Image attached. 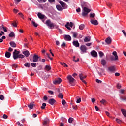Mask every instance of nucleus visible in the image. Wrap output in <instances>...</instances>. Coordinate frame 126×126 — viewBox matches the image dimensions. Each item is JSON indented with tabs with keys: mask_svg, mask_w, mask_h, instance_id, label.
I'll return each instance as SVG.
<instances>
[{
	"mask_svg": "<svg viewBox=\"0 0 126 126\" xmlns=\"http://www.w3.org/2000/svg\"><path fill=\"white\" fill-rule=\"evenodd\" d=\"M86 3L83 2L81 4V6L83 8V11L82 13V15L84 17L85 16H87L88 15V13L91 11V10L90 9H88L87 7H85L86 6Z\"/></svg>",
	"mask_w": 126,
	"mask_h": 126,
	"instance_id": "obj_1",
	"label": "nucleus"
},
{
	"mask_svg": "<svg viewBox=\"0 0 126 126\" xmlns=\"http://www.w3.org/2000/svg\"><path fill=\"white\" fill-rule=\"evenodd\" d=\"M20 52L19 51H17L16 49L14 50L13 53V58L14 60H17V59H23L25 56L22 54H19Z\"/></svg>",
	"mask_w": 126,
	"mask_h": 126,
	"instance_id": "obj_2",
	"label": "nucleus"
},
{
	"mask_svg": "<svg viewBox=\"0 0 126 126\" xmlns=\"http://www.w3.org/2000/svg\"><path fill=\"white\" fill-rule=\"evenodd\" d=\"M45 24H46L47 26H49L51 29L52 28H55V27H57V25H56L55 23H52L50 19L47 20L46 21Z\"/></svg>",
	"mask_w": 126,
	"mask_h": 126,
	"instance_id": "obj_3",
	"label": "nucleus"
},
{
	"mask_svg": "<svg viewBox=\"0 0 126 126\" xmlns=\"http://www.w3.org/2000/svg\"><path fill=\"white\" fill-rule=\"evenodd\" d=\"M112 55H113V56H110L111 61H119V57H118L117 52L114 51L112 53Z\"/></svg>",
	"mask_w": 126,
	"mask_h": 126,
	"instance_id": "obj_4",
	"label": "nucleus"
},
{
	"mask_svg": "<svg viewBox=\"0 0 126 126\" xmlns=\"http://www.w3.org/2000/svg\"><path fill=\"white\" fill-rule=\"evenodd\" d=\"M68 81H69V84L71 86H73V85L72 84V83H73V82L75 81V79H74V78H73L72 77V76L71 75H68L67 77Z\"/></svg>",
	"mask_w": 126,
	"mask_h": 126,
	"instance_id": "obj_5",
	"label": "nucleus"
},
{
	"mask_svg": "<svg viewBox=\"0 0 126 126\" xmlns=\"http://www.w3.org/2000/svg\"><path fill=\"white\" fill-rule=\"evenodd\" d=\"M30 60L31 62L36 63L39 61V56L36 54H34L33 56V60H32V59H30Z\"/></svg>",
	"mask_w": 126,
	"mask_h": 126,
	"instance_id": "obj_6",
	"label": "nucleus"
},
{
	"mask_svg": "<svg viewBox=\"0 0 126 126\" xmlns=\"http://www.w3.org/2000/svg\"><path fill=\"white\" fill-rule=\"evenodd\" d=\"M65 26L68 30H71V28H72L73 26V23L71 22H70V23L69 22H67L66 25H65ZM68 26H70V27ZM70 27L71 28H70Z\"/></svg>",
	"mask_w": 126,
	"mask_h": 126,
	"instance_id": "obj_7",
	"label": "nucleus"
},
{
	"mask_svg": "<svg viewBox=\"0 0 126 126\" xmlns=\"http://www.w3.org/2000/svg\"><path fill=\"white\" fill-rule=\"evenodd\" d=\"M56 102H57V101H56V99L54 98H51L48 100L49 104H50L52 106L55 105V104H56Z\"/></svg>",
	"mask_w": 126,
	"mask_h": 126,
	"instance_id": "obj_8",
	"label": "nucleus"
},
{
	"mask_svg": "<svg viewBox=\"0 0 126 126\" xmlns=\"http://www.w3.org/2000/svg\"><path fill=\"white\" fill-rule=\"evenodd\" d=\"M80 50L83 53H86L87 51V47L85 45H81L80 47Z\"/></svg>",
	"mask_w": 126,
	"mask_h": 126,
	"instance_id": "obj_9",
	"label": "nucleus"
},
{
	"mask_svg": "<svg viewBox=\"0 0 126 126\" xmlns=\"http://www.w3.org/2000/svg\"><path fill=\"white\" fill-rule=\"evenodd\" d=\"M59 3L62 6L63 8V9H66V8H67V5H66V4L65 3H64L62 1H60L59 2Z\"/></svg>",
	"mask_w": 126,
	"mask_h": 126,
	"instance_id": "obj_10",
	"label": "nucleus"
},
{
	"mask_svg": "<svg viewBox=\"0 0 126 126\" xmlns=\"http://www.w3.org/2000/svg\"><path fill=\"white\" fill-rule=\"evenodd\" d=\"M63 80L60 78H58L56 79L54 81H53L54 84H60L61 82H62Z\"/></svg>",
	"mask_w": 126,
	"mask_h": 126,
	"instance_id": "obj_11",
	"label": "nucleus"
},
{
	"mask_svg": "<svg viewBox=\"0 0 126 126\" xmlns=\"http://www.w3.org/2000/svg\"><path fill=\"white\" fill-rule=\"evenodd\" d=\"M91 55L92 56V57H94V58H96V57L98 56V53H97V52H96L95 50H93L91 52Z\"/></svg>",
	"mask_w": 126,
	"mask_h": 126,
	"instance_id": "obj_12",
	"label": "nucleus"
},
{
	"mask_svg": "<svg viewBox=\"0 0 126 126\" xmlns=\"http://www.w3.org/2000/svg\"><path fill=\"white\" fill-rule=\"evenodd\" d=\"M105 43H106L107 45H110V44L112 43V39H111V37H107L105 39Z\"/></svg>",
	"mask_w": 126,
	"mask_h": 126,
	"instance_id": "obj_13",
	"label": "nucleus"
},
{
	"mask_svg": "<svg viewBox=\"0 0 126 126\" xmlns=\"http://www.w3.org/2000/svg\"><path fill=\"white\" fill-rule=\"evenodd\" d=\"M64 40H65V41H71V36L69 35H65Z\"/></svg>",
	"mask_w": 126,
	"mask_h": 126,
	"instance_id": "obj_14",
	"label": "nucleus"
},
{
	"mask_svg": "<svg viewBox=\"0 0 126 126\" xmlns=\"http://www.w3.org/2000/svg\"><path fill=\"white\" fill-rule=\"evenodd\" d=\"M91 23L92 24H93L94 25H98L99 24V23H98V21L96 20H91Z\"/></svg>",
	"mask_w": 126,
	"mask_h": 126,
	"instance_id": "obj_15",
	"label": "nucleus"
},
{
	"mask_svg": "<svg viewBox=\"0 0 126 126\" xmlns=\"http://www.w3.org/2000/svg\"><path fill=\"white\" fill-rule=\"evenodd\" d=\"M34 106L35 104L33 103H30L28 105V107L29 108L30 110H32V109H33Z\"/></svg>",
	"mask_w": 126,
	"mask_h": 126,
	"instance_id": "obj_16",
	"label": "nucleus"
},
{
	"mask_svg": "<svg viewBox=\"0 0 126 126\" xmlns=\"http://www.w3.org/2000/svg\"><path fill=\"white\" fill-rule=\"evenodd\" d=\"M37 16L40 18V19H44V18H45V15L40 12L38 13Z\"/></svg>",
	"mask_w": 126,
	"mask_h": 126,
	"instance_id": "obj_17",
	"label": "nucleus"
},
{
	"mask_svg": "<svg viewBox=\"0 0 126 126\" xmlns=\"http://www.w3.org/2000/svg\"><path fill=\"white\" fill-rule=\"evenodd\" d=\"M108 70L110 72H115V66H112L108 67Z\"/></svg>",
	"mask_w": 126,
	"mask_h": 126,
	"instance_id": "obj_18",
	"label": "nucleus"
},
{
	"mask_svg": "<svg viewBox=\"0 0 126 126\" xmlns=\"http://www.w3.org/2000/svg\"><path fill=\"white\" fill-rule=\"evenodd\" d=\"M9 44L12 48H16V43L14 41H10Z\"/></svg>",
	"mask_w": 126,
	"mask_h": 126,
	"instance_id": "obj_19",
	"label": "nucleus"
},
{
	"mask_svg": "<svg viewBox=\"0 0 126 126\" xmlns=\"http://www.w3.org/2000/svg\"><path fill=\"white\" fill-rule=\"evenodd\" d=\"M73 46H75L76 48H78L79 47V43H78V41H75L74 40L73 42Z\"/></svg>",
	"mask_w": 126,
	"mask_h": 126,
	"instance_id": "obj_20",
	"label": "nucleus"
},
{
	"mask_svg": "<svg viewBox=\"0 0 126 126\" xmlns=\"http://www.w3.org/2000/svg\"><path fill=\"white\" fill-rule=\"evenodd\" d=\"M100 63L103 66H105V65H106V63H107V62L105 60V59H102Z\"/></svg>",
	"mask_w": 126,
	"mask_h": 126,
	"instance_id": "obj_21",
	"label": "nucleus"
},
{
	"mask_svg": "<svg viewBox=\"0 0 126 126\" xmlns=\"http://www.w3.org/2000/svg\"><path fill=\"white\" fill-rule=\"evenodd\" d=\"M91 40V38L89 36H87L84 39V42H90V40Z\"/></svg>",
	"mask_w": 126,
	"mask_h": 126,
	"instance_id": "obj_22",
	"label": "nucleus"
},
{
	"mask_svg": "<svg viewBox=\"0 0 126 126\" xmlns=\"http://www.w3.org/2000/svg\"><path fill=\"white\" fill-rule=\"evenodd\" d=\"M49 122H50V120H49V119L46 118L43 122V125H44V126H46V125H48V124H49Z\"/></svg>",
	"mask_w": 126,
	"mask_h": 126,
	"instance_id": "obj_23",
	"label": "nucleus"
},
{
	"mask_svg": "<svg viewBox=\"0 0 126 126\" xmlns=\"http://www.w3.org/2000/svg\"><path fill=\"white\" fill-rule=\"evenodd\" d=\"M26 57H29V55H30V53H29V51L28 50L24 51L23 53Z\"/></svg>",
	"mask_w": 126,
	"mask_h": 126,
	"instance_id": "obj_24",
	"label": "nucleus"
},
{
	"mask_svg": "<svg viewBox=\"0 0 126 126\" xmlns=\"http://www.w3.org/2000/svg\"><path fill=\"white\" fill-rule=\"evenodd\" d=\"M44 69L45 70H47V71H49L51 70V69H52V68L51 67V66L47 65H46Z\"/></svg>",
	"mask_w": 126,
	"mask_h": 126,
	"instance_id": "obj_25",
	"label": "nucleus"
},
{
	"mask_svg": "<svg viewBox=\"0 0 126 126\" xmlns=\"http://www.w3.org/2000/svg\"><path fill=\"white\" fill-rule=\"evenodd\" d=\"M11 56V53H10V52H6L5 54V57H6V58H10Z\"/></svg>",
	"mask_w": 126,
	"mask_h": 126,
	"instance_id": "obj_26",
	"label": "nucleus"
},
{
	"mask_svg": "<svg viewBox=\"0 0 126 126\" xmlns=\"http://www.w3.org/2000/svg\"><path fill=\"white\" fill-rule=\"evenodd\" d=\"M100 72H98V74L100 76H102L103 75L102 73H104V72H105V70H104V69H100Z\"/></svg>",
	"mask_w": 126,
	"mask_h": 126,
	"instance_id": "obj_27",
	"label": "nucleus"
},
{
	"mask_svg": "<svg viewBox=\"0 0 126 126\" xmlns=\"http://www.w3.org/2000/svg\"><path fill=\"white\" fill-rule=\"evenodd\" d=\"M57 9L59 10V11H62L63 10V8L60 5H56Z\"/></svg>",
	"mask_w": 126,
	"mask_h": 126,
	"instance_id": "obj_28",
	"label": "nucleus"
},
{
	"mask_svg": "<svg viewBox=\"0 0 126 126\" xmlns=\"http://www.w3.org/2000/svg\"><path fill=\"white\" fill-rule=\"evenodd\" d=\"M58 97L60 98V99H63V95L62 93H59L58 95Z\"/></svg>",
	"mask_w": 126,
	"mask_h": 126,
	"instance_id": "obj_29",
	"label": "nucleus"
},
{
	"mask_svg": "<svg viewBox=\"0 0 126 126\" xmlns=\"http://www.w3.org/2000/svg\"><path fill=\"white\" fill-rule=\"evenodd\" d=\"M80 77H81V81H82V82H83V83H85V84H86V81L83 79H84L85 78V77H81V75H80Z\"/></svg>",
	"mask_w": 126,
	"mask_h": 126,
	"instance_id": "obj_30",
	"label": "nucleus"
},
{
	"mask_svg": "<svg viewBox=\"0 0 126 126\" xmlns=\"http://www.w3.org/2000/svg\"><path fill=\"white\" fill-rule=\"evenodd\" d=\"M120 100L123 102H126V96H121L120 97Z\"/></svg>",
	"mask_w": 126,
	"mask_h": 126,
	"instance_id": "obj_31",
	"label": "nucleus"
},
{
	"mask_svg": "<svg viewBox=\"0 0 126 126\" xmlns=\"http://www.w3.org/2000/svg\"><path fill=\"white\" fill-rule=\"evenodd\" d=\"M30 65H31V64L30 63H28V62H27L25 64H24V66H25L26 67H30Z\"/></svg>",
	"mask_w": 126,
	"mask_h": 126,
	"instance_id": "obj_32",
	"label": "nucleus"
},
{
	"mask_svg": "<svg viewBox=\"0 0 126 126\" xmlns=\"http://www.w3.org/2000/svg\"><path fill=\"white\" fill-rule=\"evenodd\" d=\"M85 26H84V24H81L79 26V29L80 30H83V29H84V27H85Z\"/></svg>",
	"mask_w": 126,
	"mask_h": 126,
	"instance_id": "obj_33",
	"label": "nucleus"
},
{
	"mask_svg": "<svg viewBox=\"0 0 126 126\" xmlns=\"http://www.w3.org/2000/svg\"><path fill=\"white\" fill-rule=\"evenodd\" d=\"M32 23L33 24V26H34V27H38V24H37L34 21H32Z\"/></svg>",
	"mask_w": 126,
	"mask_h": 126,
	"instance_id": "obj_34",
	"label": "nucleus"
},
{
	"mask_svg": "<svg viewBox=\"0 0 126 126\" xmlns=\"http://www.w3.org/2000/svg\"><path fill=\"white\" fill-rule=\"evenodd\" d=\"M98 54H99V57H100V58H102V57H104V53H103V52L99 51Z\"/></svg>",
	"mask_w": 126,
	"mask_h": 126,
	"instance_id": "obj_35",
	"label": "nucleus"
},
{
	"mask_svg": "<svg viewBox=\"0 0 126 126\" xmlns=\"http://www.w3.org/2000/svg\"><path fill=\"white\" fill-rule=\"evenodd\" d=\"M47 104H46V103H43L42 106H41V109H42V110H44Z\"/></svg>",
	"mask_w": 126,
	"mask_h": 126,
	"instance_id": "obj_36",
	"label": "nucleus"
},
{
	"mask_svg": "<svg viewBox=\"0 0 126 126\" xmlns=\"http://www.w3.org/2000/svg\"><path fill=\"white\" fill-rule=\"evenodd\" d=\"M15 36V34H14V32H11L9 34V37H14Z\"/></svg>",
	"mask_w": 126,
	"mask_h": 126,
	"instance_id": "obj_37",
	"label": "nucleus"
},
{
	"mask_svg": "<svg viewBox=\"0 0 126 126\" xmlns=\"http://www.w3.org/2000/svg\"><path fill=\"white\" fill-rule=\"evenodd\" d=\"M72 122H73V118H69L68 119V123H69L70 124H72Z\"/></svg>",
	"mask_w": 126,
	"mask_h": 126,
	"instance_id": "obj_38",
	"label": "nucleus"
},
{
	"mask_svg": "<svg viewBox=\"0 0 126 126\" xmlns=\"http://www.w3.org/2000/svg\"><path fill=\"white\" fill-rule=\"evenodd\" d=\"M2 28L3 29L4 32H7V30L6 27H4L3 25H2Z\"/></svg>",
	"mask_w": 126,
	"mask_h": 126,
	"instance_id": "obj_39",
	"label": "nucleus"
},
{
	"mask_svg": "<svg viewBox=\"0 0 126 126\" xmlns=\"http://www.w3.org/2000/svg\"><path fill=\"white\" fill-rule=\"evenodd\" d=\"M81 75V77H80ZM79 77L80 78V79L81 80V77H85V78H86V76H83V74L82 73H80L79 75Z\"/></svg>",
	"mask_w": 126,
	"mask_h": 126,
	"instance_id": "obj_40",
	"label": "nucleus"
},
{
	"mask_svg": "<svg viewBox=\"0 0 126 126\" xmlns=\"http://www.w3.org/2000/svg\"><path fill=\"white\" fill-rule=\"evenodd\" d=\"M61 63V64H62V65L64 66V67H67V66H68L67 65V64H66V63Z\"/></svg>",
	"mask_w": 126,
	"mask_h": 126,
	"instance_id": "obj_41",
	"label": "nucleus"
},
{
	"mask_svg": "<svg viewBox=\"0 0 126 126\" xmlns=\"http://www.w3.org/2000/svg\"><path fill=\"white\" fill-rule=\"evenodd\" d=\"M62 104L63 106H64V105H65V104H66V102L65 101V100L64 99H63L62 101Z\"/></svg>",
	"mask_w": 126,
	"mask_h": 126,
	"instance_id": "obj_42",
	"label": "nucleus"
},
{
	"mask_svg": "<svg viewBox=\"0 0 126 126\" xmlns=\"http://www.w3.org/2000/svg\"><path fill=\"white\" fill-rule=\"evenodd\" d=\"M18 14L23 19H24V15H23V14H22V13H19Z\"/></svg>",
	"mask_w": 126,
	"mask_h": 126,
	"instance_id": "obj_43",
	"label": "nucleus"
},
{
	"mask_svg": "<svg viewBox=\"0 0 126 126\" xmlns=\"http://www.w3.org/2000/svg\"><path fill=\"white\" fill-rule=\"evenodd\" d=\"M31 65L32 67H36V66H37V64L36 63H32Z\"/></svg>",
	"mask_w": 126,
	"mask_h": 126,
	"instance_id": "obj_44",
	"label": "nucleus"
},
{
	"mask_svg": "<svg viewBox=\"0 0 126 126\" xmlns=\"http://www.w3.org/2000/svg\"><path fill=\"white\" fill-rule=\"evenodd\" d=\"M80 102H81V98L79 97L77 99L76 103H77L78 104H79Z\"/></svg>",
	"mask_w": 126,
	"mask_h": 126,
	"instance_id": "obj_45",
	"label": "nucleus"
},
{
	"mask_svg": "<svg viewBox=\"0 0 126 126\" xmlns=\"http://www.w3.org/2000/svg\"><path fill=\"white\" fill-rule=\"evenodd\" d=\"M12 25H13V26H14V27H17V23H16V22H14V23H13L12 24Z\"/></svg>",
	"mask_w": 126,
	"mask_h": 126,
	"instance_id": "obj_46",
	"label": "nucleus"
},
{
	"mask_svg": "<svg viewBox=\"0 0 126 126\" xmlns=\"http://www.w3.org/2000/svg\"><path fill=\"white\" fill-rule=\"evenodd\" d=\"M95 13H93V14H90V17H92V18L95 17Z\"/></svg>",
	"mask_w": 126,
	"mask_h": 126,
	"instance_id": "obj_47",
	"label": "nucleus"
},
{
	"mask_svg": "<svg viewBox=\"0 0 126 126\" xmlns=\"http://www.w3.org/2000/svg\"><path fill=\"white\" fill-rule=\"evenodd\" d=\"M116 121L118 124H121V123H122V121L118 118L116 119Z\"/></svg>",
	"mask_w": 126,
	"mask_h": 126,
	"instance_id": "obj_48",
	"label": "nucleus"
},
{
	"mask_svg": "<svg viewBox=\"0 0 126 126\" xmlns=\"http://www.w3.org/2000/svg\"><path fill=\"white\" fill-rule=\"evenodd\" d=\"M72 108L73 110H77V105H73Z\"/></svg>",
	"mask_w": 126,
	"mask_h": 126,
	"instance_id": "obj_49",
	"label": "nucleus"
},
{
	"mask_svg": "<svg viewBox=\"0 0 126 126\" xmlns=\"http://www.w3.org/2000/svg\"><path fill=\"white\" fill-rule=\"evenodd\" d=\"M100 103L101 104H105V103H106V100L102 99L101 101H100Z\"/></svg>",
	"mask_w": 126,
	"mask_h": 126,
	"instance_id": "obj_50",
	"label": "nucleus"
},
{
	"mask_svg": "<svg viewBox=\"0 0 126 126\" xmlns=\"http://www.w3.org/2000/svg\"><path fill=\"white\" fill-rule=\"evenodd\" d=\"M96 82H97V83H102V81L97 79H96Z\"/></svg>",
	"mask_w": 126,
	"mask_h": 126,
	"instance_id": "obj_51",
	"label": "nucleus"
},
{
	"mask_svg": "<svg viewBox=\"0 0 126 126\" xmlns=\"http://www.w3.org/2000/svg\"><path fill=\"white\" fill-rule=\"evenodd\" d=\"M48 92L49 94H51V95H53L54 94V92L53 91H48Z\"/></svg>",
	"mask_w": 126,
	"mask_h": 126,
	"instance_id": "obj_52",
	"label": "nucleus"
},
{
	"mask_svg": "<svg viewBox=\"0 0 126 126\" xmlns=\"http://www.w3.org/2000/svg\"><path fill=\"white\" fill-rule=\"evenodd\" d=\"M22 89L24 91H27V90H28V89H27V88H25V87H22Z\"/></svg>",
	"mask_w": 126,
	"mask_h": 126,
	"instance_id": "obj_53",
	"label": "nucleus"
},
{
	"mask_svg": "<svg viewBox=\"0 0 126 126\" xmlns=\"http://www.w3.org/2000/svg\"><path fill=\"white\" fill-rule=\"evenodd\" d=\"M73 37L74 38H76V37H77V33H74L73 34Z\"/></svg>",
	"mask_w": 126,
	"mask_h": 126,
	"instance_id": "obj_54",
	"label": "nucleus"
},
{
	"mask_svg": "<svg viewBox=\"0 0 126 126\" xmlns=\"http://www.w3.org/2000/svg\"><path fill=\"white\" fill-rule=\"evenodd\" d=\"M17 124L18 125V126H23V125L20 124V122H19V121L17 122Z\"/></svg>",
	"mask_w": 126,
	"mask_h": 126,
	"instance_id": "obj_55",
	"label": "nucleus"
},
{
	"mask_svg": "<svg viewBox=\"0 0 126 126\" xmlns=\"http://www.w3.org/2000/svg\"><path fill=\"white\" fill-rule=\"evenodd\" d=\"M107 6H109V7H111V6H112V3L110 2H108L107 3Z\"/></svg>",
	"mask_w": 126,
	"mask_h": 126,
	"instance_id": "obj_56",
	"label": "nucleus"
},
{
	"mask_svg": "<svg viewBox=\"0 0 126 126\" xmlns=\"http://www.w3.org/2000/svg\"><path fill=\"white\" fill-rule=\"evenodd\" d=\"M3 99H4V96H3V95H0V100H3Z\"/></svg>",
	"mask_w": 126,
	"mask_h": 126,
	"instance_id": "obj_57",
	"label": "nucleus"
},
{
	"mask_svg": "<svg viewBox=\"0 0 126 126\" xmlns=\"http://www.w3.org/2000/svg\"><path fill=\"white\" fill-rule=\"evenodd\" d=\"M122 32L125 36V37L126 38V31H125V30H122Z\"/></svg>",
	"mask_w": 126,
	"mask_h": 126,
	"instance_id": "obj_58",
	"label": "nucleus"
},
{
	"mask_svg": "<svg viewBox=\"0 0 126 126\" xmlns=\"http://www.w3.org/2000/svg\"><path fill=\"white\" fill-rule=\"evenodd\" d=\"M48 1L50 3H53V2H55V0H48Z\"/></svg>",
	"mask_w": 126,
	"mask_h": 126,
	"instance_id": "obj_59",
	"label": "nucleus"
},
{
	"mask_svg": "<svg viewBox=\"0 0 126 126\" xmlns=\"http://www.w3.org/2000/svg\"><path fill=\"white\" fill-rule=\"evenodd\" d=\"M122 87V86H121V85L120 84H117V88L118 89H121V88Z\"/></svg>",
	"mask_w": 126,
	"mask_h": 126,
	"instance_id": "obj_60",
	"label": "nucleus"
},
{
	"mask_svg": "<svg viewBox=\"0 0 126 126\" xmlns=\"http://www.w3.org/2000/svg\"><path fill=\"white\" fill-rule=\"evenodd\" d=\"M56 44L57 46H60V41L56 40Z\"/></svg>",
	"mask_w": 126,
	"mask_h": 126,
	"instance_id": "obj_61",
	"label": "nucleus"
},
{
	"mask_svg": "<svg viewBox=\"0 0 126 126\" xmlns=\"http://www.w3.org/2000/svg\"><path fill=\"white\" fill-rule=\"evenodd\" d=\"M3 119H7L8 116H7V115H6V114H4V115H3Z\"/></svg>",
	"mask_w": 126,
	"mask_h": 126,
	"instance_id": "obj_62",
	"label": "nucleus"
},
{
	"mask_svg": "<svg viewBox=\"0 0 126 126\" xmlns=\"http://www.w3.org/2000/svg\"><path fill=\"white\" fill-rule=\"evenodd\" d=\"M13 11H14V12H15V13H17V12H18L19 11L17 9H14Z\"/></svg>",
	"mask_w": 126,
	"mask_h": 126,
	"instance_id": "obj_63",
	"label": "nucleus"
},
{
	"mask_svg": "<svg viewBox=\"0 0 126 126\" xmlns=\"http://www.w3.org/2000/svg\"><path fill=\"white\" fill-rule=\"evenodd\" d=\"M61 47H65V43L63 42L61 45Z\"/></svg>",
	"mask_w": 126,
	"mask_h": 126,
	"instance_id": "obj_64",
	"label": "nucleus"
}]
</instances>
